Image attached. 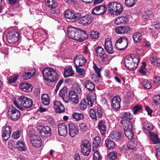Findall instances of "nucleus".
<instances>
[{
	"mask_svg": "<svg viewBox=\"0 0 160 160\" xmlns=\"http://www.w3.org/2000/svg\"><path fill=\"white\" fill-rule=\"evenodd\" d=\"M15 106L18 109L23 110L24 109L29 108L33 105V102L30 98L22 96L13 101Z\"/></svg>",
	"mask_w": 160,
	"mask_h": 160,
	"instance_id": "obj_1",
	"label": "nucleus"
},
{
	"mask_svg": "<svg viewBox=\"0 0 160 160\" xmlns=\"http://www.w3.org/2000/svg\"><path fill=\"white\" fill-rule=\"evenodd\" d=\"M140 61L139 57L136 56L134 54H132L126 57L124 63L127 69L130 70H134L138 66Z\"/></svg>",
	"mask_w": 160,
	"mask_h": 160,
	"instance_id": "obj_2",
	"label": "nucleus"
},
{
	"mask_svg": "<svg viewBox=\"0 0 160 160\" xmlns=\"http://www.w3.org/2000/svg\"><path fill=\"white\" fill-rule=\"evenodd\" d=\"M42 75L45 80L47 81L54 82L59 78L55 71L52 68H46L42 71Z\"/></svg>",
	"mask_w": 160,
	"mask_h": 160,
	"instance_id": "obj_3",
	"label": "nucleus"
},
{
	"mask_svg": "<svg viewBox=\"0 0 160 160\" xmlns=\"http://www.w3.org/2000/svg\"><path fill=\"white\" fill-rule=\"evenodd\" d=\"M108 10L112 14L118 15L121 14L123 10L122 6L116 2H109L107 6Z\"/></svg>",
	"mask_w": 160,
	"mask_h": 160,
	"instance_id": "obj_4",
	"label": "nucleus"
},
{
	"mask_svg": "<svg viewBox=\"0 0 160 160\" xmlns=\"http://www.w3.org/2000/svg\"><path fill=\"white\" fill-rule=\"evenodd\" d=\"M120 123L123 126L125 125L124 131L126 137L129 139H132L134 136L132 122L128 120H122L120 121Z\"/></svg>",
	"mask_w": 160,
	"mask_h": 160,
	"instance_id": "obj_5",
	"label": "nucleus"
},
{
	"mask_svg": "<svg viewBox=\"0 0 160 160\" xmlns=\"http://www.w3.org/2000/svg\"><path fill=\"white\" fill-rule=\"evenodd\" d=\"M8 118L15 121L20 118L21 113L19 111L11 106L8 109Z\"/></svg>",
	"mask_w": 160,
	"mask_h": 160,
	"instance_id": "obj_6",
	"label": "nucleus"
},
{
	"mask_svg": "<svg viewBox=\"0 0 160 160\" xmlns=\"http://www.w3.org/2000/svg\"><path fill=\"white\" fill-rule=\"evenodd\" d=\"M81 16L78 20V23L83 26H87L92 22L93 18L90 14L84 15L83 13H81Z\"/></svg>",
	"mask_w": 160,
	"mask_h": 160,
	"instance_id": "obj_7",
	"label": "nucleus"
},
{
	"mask_svg": "<svg viewBox=\"0 0 160 160\" xmlns=\"http://www.w3.org/2000/svg\"><path fill=\"white\" fill-rule=\"evenodd\" d=\"M37 129L42 138H47L51 135V128L48 126H38L37 127Z\"/></svg>",
	"mask_w": 160,
	"mask_h": 160,
	"instance_id": "obj_8",
	"label": "nucleus"
},
{
	"mask_svg": "<svg viewBox=\"0 0 160 160\" xmlns=\"http://www.w3.org/2000/svg\"><path fill=\"white\" fill-rule=\"evenodd\" d=\"M65 17L68 19L72 20L73 22H75L78 20L81 16L80 12H75L71 10H67L64 13Z\"/></svg>",
	"mask_w": 160,
	"mask_h": 160,
	"instance_id": "obj_9",
	"label": "nucleus"
},
{
	"mask_svg": "<svg viewBox=\"0 0 160 160\" xmlns=\"http://www.w3.org/2000/svg\"><path fill=\"white\" fill-rule=\"evenodd\" d=\"M81 152L84 155L88 156L91 151V144L89 141L85 139L81 143Z\"/></svg>",
	"mask_w": 160,
	"mask_h": 160,
	"instance_id": "obj_10",
	"label": "nucleus"
},
{
	"mask_svg": "<svg viewBox=\"0 0 160 160\" xmlns=\"http://www.w3.org/2000/svg\"><path fill=\"white\" fill-rule=\"evenodd\" d=\"M19 38V33L16 31H12L6 35L8 42L10 43H13L17 42Z\"/></svg>",
	"mask_w": 160,
	"mask_h": 160,
	"instance_id": "obj_11",
	"label": "nucleus"
},
{
	"mask_svg": "<svg viewBox=\"0 0 160 160\" xmlns=\"http://www.w3.org/2000/svg\"><path fill=\"white\" fill-rule=\"evenodd\" d=\"M77 32H75V38H73V39L82 42L88 38L87 34L84 31L77 28Z\"/></svg>",
	"mask_w": 160,
	"mask_h": 160,
	"instance_id": "obj_12",
	"label": "nucleus"
},
{
	"mask_svg": "<svg viewBox=\"0 0 160 160\" xmlns=\"http://www.w3.org/2000/svg\"><path fill=\"white\" fill-rule=\"evenodd\" d=\"M30 137L31 142L33 146L39 147L41 146L42 141L39 136L33 133L30 134Z\"/></svg>",
	"mask_w": 160,
	"mask_h": 160,
	"instance_id": "obj_13",
	"label": "nucleus"
},
{
	"mask_svg": "<svg viewBox=\"0 0 160 160\" xmlns=\"http://www.w3.org/2000/svg\"><path fill=\"white\" fill-rule=\"evenodd\" d=\"M73 59L75 67L83 65L86 61V59L82 54H78L74 57Z\"/></svg>",
	"mask_w": 160,
	"mask_h": 160,
	"instance_id": "obj_14",
	"label": "nucleus"
},
{
	"mask_svg": "<svg viewBox=\"0 0 160 160\" xmlns=\"http://www.w3.org/2000/svg\"><path fill=\"white\" fill-rule=\"evenodd\" d=\"M102 115V112L100 108H97V112L93 109H90V116L92 119H94L96 121L97 120V117L100 118Z\"/></svg>",
	"mask_w": 160,
	"mask_h": 160,
	"instance_id": "obj_15",
	"label": "nucleus"
},
{
	"mask_svg": "<svg viewBox=\"0 0 160 160\" xmlns=\"http://www.w3.org/2000/svg\"><path fill=\"white\" fill-rule=\"evenodd\" d=\"M11 128L10 126H5L2 128V137L3 139L7 141L10 137Z\"/></svg>",
	"mask_w": 160,
	"mask_h": 160,
	"instance_id": "obj_16",
	"label": "nucleus"
},
{
	"mask_svg": "<svg viewBox=\"0 0 160 160\" xmlns=\"http://www.w3.org/2000/svg\"><path fill=\"white\" fill-rule=\"evenodd\" d=\"M120 98L118 96H114L112 99L111 107L115 110H118L120 107Z\"/></svg>",
	"mask_w": 160,
	"mask_h": 160,
	"instance_id": "obj_17",
	"label": "nucleus"
},
{
	"mask_svg": "<svg viewBox=\"0 0 160 160\" xmlns=\"http://www.w3.org/2000/svg\"><path fill=\"white\" fill-rule=\"evenodd\" d=\"M58 133L59 135L65 137L68 133V127L64 123H59L58 125Z\"/></svg>",
	"mask_w": 160,
	"mask_h": 160,
	"instance_id": "obj_18",
	"label": "nucleus"
},
{
	"mask_svg": "<svg viewBox=\"0 0 160 160\" xmlns=\"http://www.w3.org/2000/svg\"><path fill=\"white\" fill-rule=\"evenodd\" d=\"M69 134L71 137H73L79 132L78 129L76 127L74 124L71 122L68 124Z\"/></svg>",
	"mask_w": 160,
	"mask_h": 160,
	"instance_id": "obj_19",
	"label": "nucleus"
},
{
	"mask_svg": "<svg viewBox=\"0 0 160 160\" xmlns=\"http://www.w3.org/2000/svg\"><path fill=\"white\" fill-rule=\"evenodd\" d=\"M131 30V28L128 26L118 27L115 29L116 32L118 34H125Z\"/></svg>",
	"mask_w": 160,
	"mask_h": 160,
	"instance_id": "obj_20",
	"label": "nucleus"
},
{
	"mask_svg": "<svg viewBox=\"0 0 160 160\" xmlns=\"http://www.w3.org/2000/svg\"><path fill=\"white\" fill-rule=\"evenodd\" d=\"M68 102L69 101L73 103L77 104L78 102V98L76 92L73 91L72 90L70 91L68 93Z\"/></svg>",
	"mask_w": 160,
	"mask_h": 160,
	"instance_id": "obj_21",
	"label": "nucleus"
},
{
	"mask_svg": "<svg viewBox=\"0 0 160 160\" xmlns=\"http://www.w3.org/2000/svg\"><path fill=\"white\" fill-rule=\"evenodd\" d=\"M54 107L57 113H61L65 111L63 105L59 101H56L54 102Z\"/></svg>",
	"mask_w": 160,
	"mask_h": 160,
	"instance_id": "obj_22",
	"label": "nucleus"
},
{
	"mask_svg": "<svg viewBox=\"0 0 160 160\" xmlns=\"http://www.w3.org/2000/svg\"><path fill=\"white\" fill-rule=\"evenodd\" d=\"M96 97L95 94L93 93H90L87 95L86 100L87 102L88 107H92V106L94 102L96 101Z\"/></svg>",
	"mask_w": 160,
	"mask_h": 160,
	"instance_id": "obj_23",
	"label": "nucleus"
},
{
	"mask_svg": "<svg viewBox=\"0 0 160 160\" xmlns=\"http://www.w3.org/2000/svg\"><path fill=\"white\" fill-rule=\"evenodd\" d=\"M84 86L85 88L89 92L93 91L95 88L94 83L90 80H86L84 82Z\"/></svg>",
	"mask_w": 160,
	"mask_h": 160,
	"instance_id": "obj_24",
	"label": "nucleus"
},
{
	"mask_svg": "<svg viewBox=\"0 0 160 160\" xmlns=\"http://www.w3.org/2000/svg\"><path fill=\"white\" fill-rule=\"evenodd\" d=\"M68 90L66 88H63L60 90L59 93L60 96L62 97L63 101L66 103L68 102Z\"/></svg>",
	"mask_w": 160,
	"mask_h": 160,
	"instance_id": "obj_25",
	"label": "nucleus"
},
{
	"mask_svg": "<svg viewBox=\"0 0 160 160\" xmlns=\"http://www.w3.org/2000/svg\"><path fill=\"white\" fill-rule=\"evenodd\" d=\"M98 126L102 135H104L106 133V125L104 120H100L98 123Z\"/></svg>",
	"mask_w": 160,
	"mask_h": 160,
	"instance_id": "obj_26",
	"label": "nucleus"
},
{
	"mask_svg": "<svg viewBox=\"0 0 160 160\" xmlns=\"http://www.w3.org/2000/svg\"><path fill=\"white\" fill-rule=\"evenodd\" d=\"M128 43V38L125 37H123V42L119 45L117 44V46L116 47L118 50H123L125 49L127 47Z\"/></svg>",
	"mask_w": 160,
	"mask_h": 160,
	"instance_id": "obj_27",
	"label": "nucleus"
},
{
	"mask_svg": "<svg viewBox=\"0 0 160 160\" xmlns=\"http://www.w3.org/2000/svg\"><path fill=\"white\" fill-rule=\"evenodd\" d=\"M109 137L115 141L119 140L121 137V133L118 131H112L109 135Z\"/></svg>",
	"mask_w": 160,
	"mask_h": 160,
	"instance_id": "obj_28",
	"label": "nucleus"
},
{
	"mask_svg": "<svg viewBox=\"0 0 160 160\" xmlns=\"http://www.w3.org/2000/svg\"><path fill=\"white\" fill-rule=\"evenodd\" d=\"M77 32V28L72 27H69L68 30V37L71 38H75V33Z\"/></svg>",
	"mask_w": 160,
	"mask_h": 160,
	"instance_id": "obj_29",
	"label": "nucleus"
},
{
	"mask_svg": "<svg viewBox=\"0 0 160 160\" xmlns=\"http://www.w3.org/2000/svg\"><path fill=\"white\" fill-rule=\"evenodd\" d=\"M104 43L105 50H113V48L111 38H108L106 39Z\"/></svg>",
	"mask_w": 160,
	"mask_h": 160,
	"instance_id": "obj_30",
	"label": "nucleus"
},
{
	"mask_svg": "<svg viewBox=\"0 0 160 160\" xmlns=\"http://www.w3.org/2000/svg\"><path fill=\"white\" fill-rule=\"evenodd\" d=\"M116 144L114 142L110 139H107L105 140V146L109 150H112L115 147Z\"/></svg>",
	"mask_w": 160,
	"mask_h": 160,
	"instance_id": "obj_31",
	"label": "nucleus"
},
{
	"mask_svg": "<svg viewBox=\"0 0 160 160\" xmlns=\"http://www.w3.org/2000/svg\"><path fill=\"white\" fill-rule=\"evenodd\" d=\"M16 148L21 151H25L26 149V147L25 143L22 140L18 141L16 144Z\"/></svg>",
	"mask_w": 160,
	"mask_h": 160,
	"instance_id": "obj_32",
	"label": "nucleus"
},
{
	"mask_svg": "<svg viewBox=\"0 0 160 160\" xmlns=\"http://www.w3.org/2000/svg\"><path fill=\"white\" fill-rule=\"evenodd\" d=\"M20 88L23 91L29 92L32 90V87L30 84L23 83L21 84Z\"/></svg>",
	"mask_w": 160,
	"mask_h": 160,
	"instance_id": "obj_33",
	"label": "nucleus"
},
{
	"mask_svg": "<svg viewBox=\"0 0 160 160\" xmlns=\"http://www.w3.org/2000/svg\"><path fill=\"white\" fill-rule=\"evenodd\" d=\"M121 116L122 118H125L124 120H126L129 121L132 118V114L129 112H123L121 114Z\"/></svg>",
	"mask_w": 160,
	"mask_h": 160,
	"instance_id": "obj_34",
	"label": "nucleus"
},
{
	"mask_svg": "<svg viewBox=\"0 0 160 160\" xmlns=\"http://www.w3.org/2000/svg\"><path fill=\"white\" fill-rule=\"evenodd\" d=\"M101 138L99 137H96L93 144V151L99 146L101 142Z\"/></svg>",
	"mask_w": 160,
	"mask_h": 160,
	"instance_id": "obj_35",
	"label": "nucleus"
},
{
	"mask_svg": "<svg viewBox=\"0 0 160 160\" xmlns=\"http://www.w3.org/2000/svg\"><path fill=\"white\" fill-rule=\"evenodd\" d=\"M74 74V71L71 68H69L64 70V74L65 78L72 76Z\"/></svg>",
	"mask_w": 160,
	"mask_h": 160,
	"instance_id": "obj_36",
	"label": "nucleus"
},
{
	"mask_svg": "<svg viewBox=\"0 0 160 160\" xmlns=\"http://www.w3.org/2000/svg\"><path fill=\"white\" fill-rule=\"evenodd\" d=\"M142 36L140 32H136L134 34L132 38L134 42H138L142 39Z\"/></svg>",
	"mask_w": 160,
	"mask_h": 160,
	"instance_id": "obj_37",
	"label": "nucleus"
},
{
	"mask_svg": "<svg viewBox=\"0 0 160 160\" xmlns=\"http://www.w3.org/2000/svg\"><path fill=\"white\" fill-rule=\"evenodd\" d=\"M42 103L45 105H48L50 102L49 98L47 94L42 95L41 97Z\"/></svg>",
	"mask_w": 160,
	"mask_h": 160,
	"instance_id": "obj_38",
	"label": "nucleus"
},
{
	"mask_svg": "<svg viewBox=\"0 0 160 160\" xmlns=\"http://www.w3.org/2000/svg\"><path fill=\"white\" fill-rule=\"evenodd\" d=\"M72 117L76 121H80L82 120L84 118L83 115L82 113L74 112L72 114Z\"/></svg>",
	"mask_w": 160,
	"mask_h": 160,
	"instance_id": "obj_39",
	"label": "nucleus"
},
{
	"mask_svg": "<svg viewBox=\"0 0 160 160\" xmlns=\"http://www.w3.org/2000/svg\"><path fill=\"white\" fill-rule=\"evenodd\" d=\"M137 2V0H125V4L127 7L131 8L135 5Z\"/></svg>",
	"mask_w": 160,
	"mask_h": 160,
	"instance_id": "obj_40",
	"label": "nucleus"
},
{
	"mask_svg": "<svg viewBox=\"0 0 160 160\" xmlns=\"http://www.w3.org/2000/svg\"><path fill=\"white\" fill-rule=\"evenodd\" d=\"M128 17H120L117 18L115 21L117 24L124 23L128 20Z\"/></svg>",
	"mask_w": 160,
	"mask_h": 160,
	"instance_id": "obj_41",
	"label": "nucleus"
},
{
	"mask_svg": "<svg viewBox=\"0 0 160 160\" xmlns=\"http://www.w3.org/2000/svg\"><path fill=\"white\" fill-rule=\"evenodd\" d=\"M35 73V70H32V72H25L23 75V78L24 80H27L30 79L32 76H33Z\"/></svg>",
	"mask_w": 160,
	"mask_h": 160,
	"instance_id": "obj_42",
	"label": "nucleus"
},
{
	"mask_svg": "<svg viewBox=\"0 0 160 160\" xmlns=\"http://www.w3.org/2000/svg\"><path fill=\"white\" fill-rule=\"evenodd\" d=\"M142 86L145 89H150L151 88V82L148 80H144L142 82Z\"/></svg>",
	"mask_w": 160,
	"mask_h": 160,
	"instance_id": "obj_43",
	"label": "nucleus"
},
{
	"mask_svg": "<svg viewBox=\"0 0 160 160\" xmlns=\"http://www.w3.org/2000/svg\"><path fill=\"white\" fill-rule=\"evenodd\" d=\"M142 128L143 130H147L150 131L153 129L152 125L146 122H144L142 123Z\"/></svg>",
	"mask_w": 160,
	"mask_h": 160,
	"instance_id": "obj_44",
	"label": "nucleus"
},
{
	"mask_svg": "<svg viewBox=\"0 0 160 160\" xmlns=\"http://www.w3.org/2000/svg\"><path fill=\"white\" fill-rule=\"evenodd\" d=\"M108 158L110 160H115L117 158V153L116 152L112 151L108 155Z\"/></svg>",
	"mask_w": 160,
	"mask_h": 160,
	"instance_id": "obj_45",
	"label": "nucleus"
},
{
	"mask_svg": "<svg viewBox=\"0 0 160 160\" xmlns=\"http://www.w3.org/2000/svg\"><path fill=\"white\" fill-rule=\"evenodd\" d=\"M152 11L151 10H146L143 13L142 17L143 19L146 20L149 18L150 16L152 14Z\"/></svg>",
	"mask_w": 160,
	"mask_h": 160,
	"instance_id": "obj_46",
	"label": "nucleus"
},
{
	"mask_svg": "<svg viewBox=\"0 0 160 160\" xmlns=\"http://www.w3.org/2000/svg\"><path fill=\"white\" fill-rule=\"evenodd\" d=\"M146 63L143 62H142V65L140 67V68L139 70V72L142 74H144L146 73L147 70L146 68Z\"/></svg>",
	"mask_w": 160,
	"mask_h": 160,
	"instance_id": "obj_47",
	"label": "nucleus"
},
{
	"mask_svg": "<svg viewBox=\"0 0 160 160\" xmlns=\"http://www.w3.org/2000/svg\"><path fill=\"white\" fill-rule=\"evenodd\" d=\"M99 12L96 14H98V15H102L103 14L106 12L107 8L105 7V5H100Z\"/></svg>",
	"mask_w": 160,
	"mask_h": 160,
	"instance_id": "obj_48",
	"label": "nucleus"
},
{
	"mask_svg": "<svg viewBox=\"0 0 160 160\" xmlns=\"http://www.w3.org/2000/svg\"><path fill=\"white\" fill-rule=\"evenodd\" d=\"M93 160H102V157L99 152L96 150L93 155Z\"/></svg>",
	"mask_w": 160,
	"mask_h": 160,
	"instance_id": "obj_49",
	"label": "nucleus"
},
{
	"mask_svg": "<svg viewBox=\"0 0 160 160\" xmlns=\"http://www.w3.org/2000/svg\"><path fill=\"white\" fill-rule=\"evenodd\" d=\"M93 68L94 70L95 73L97 75L98 77H101V75L100 72L101 71V69L100 68H98L96 64L94 63Z\"/></svg>",
	"mask_w": 160,
	"mask_h": 160,
	"instance_id": "obj_50",
	"label": "nucleus"
},
{
	"mask_svg": "<svg viewBox=\"0 0 160 160\" xmlns=\"http://www.w3.org/2000/svg\"><path fill=\"white\" fill-rule=\"evenodd\" d=\"M150 60L151 61L152 64L155 66H159L160 65V62H158L156 57H151L150 58Z\"/></svg>",
	"mask_w": 160,
	"mask_h": 160,
	"instance_id": "obj_51",
	"label": "nucleus"
},
{
	"mask_svg": "<svg viewBox=\"0 0 160 160\" xmlns=\"http://www.w3.org/2000/svg\"><path fill=\"white\" fill-rule=\"evenodd\" d=\"M21 131L20 130L17 131L13 132L12 135V138L15 139H18L21 136Z\"/></svg>",
	"mask_w": 160,
	"mask_h": 160,
	"instance_id": "obj_52",
	"label": "nucleus"
},
{
	"mask_svg": "<svg viewBox=\"0 0 160 160\" xmlns=\"http://www.w3.org/2000/svg\"><path fill=\"white\" fill-rule=\"evenodd\" d=\"M90 36L91 38L92 39H96L99 36V33L98 32L92 31L90 32Z\"/></svg>",
	"mask_w": 160,
	"mask_h": 160,
	"instance_id": "obj_53",
	"label": "nucleus"
},
{
	"mask_svg": "<svg viewBox=\"0 0 160 160\" xmlns=\"http://www.w3.org/2000/svg\"><path fill=\"white\" fill-rule=\"evenodd\" d=\"M73 91H75V92L77 93H80L81 92V89L80 86L77 84H75L73 86Z\"/></svg>",
	"mask_w": 160,
	"mask_h": 160,
	"instance_id": "obj_54",
	"label": "nucleus"
},
{
	"mask_svg": "<svg viewBox=\"0 0 160 160\" xmlns=\"http://www.w3.org/2000/svg\"><path fill=\"white\" fill-rule=\"evenodd\" d=\"M76 71L79 75L83 76L85 74V70L83 68H81L78 67H75Z\"/></svg>",
	"mask_w": 160,
	"mask_h": 160,
	"instance_id": "obj_55",
	"label": "nucleus"
},
{
	"mask_svg": "<svg viewBox=\"0 0 160 160\" xmlns=\"http://www.w3.org/2000/svg\"><path fill=\"white\" fill-rule=\"evenodd\" d=\"M154 102L156 104L160 103V94H158L154 96L153 98Z\"/></svg>",
	"mask_w": 160,
	"mask_h": 160,
	"instance_id": "obj_56",
	"label": "nucleus"
},
{
	"mask_svg": "<svg viewBox=\"0 0 160 160\" xmlns=\"http://www.w3.org/2000/svg\"><path fill=\"white\" fill-rule=\"evenodd\" d=\"M142 109V106L139 105H136L132 109V111L134 114H136L137 112Z\"/></svg>",
	"mask_w": 160,
	"mask_h": 160,
	"instance_id": "obj_57",
	"label": "nucleus"
},
{
	"mask_svg": "<svg viewBox=\"0 0 160 160\" xmlns=\"http://www.w3.org/2000/svg\"><path fill=\"white\" fill-rule=\"evenodd\" d=\"M48 14L50 17L52 18L53 16H56L57 13L55 10L54 9H51L49 11Z\"/></svg>",
	"mask_w": 160,
	"mask_h": 160,
	"instance_id": "obj_58",
	"label": "nucleus"
},
{
	"mask_svg": "<svg viewBox=\"0 0 160 160\" xmlns=\"http://www.w3.org/2000/svg\"><path fill=\"white\" fill-rule=\"evenodd\" d=\"M87 105V102L86 99H83L81 101L80 103V107L83 109L86 108Z\"/></svg>",
	"mask_w": 160,
	"mask_h": 160,
	"instance_id": "obj_59",
	"label": "nucleus"
},
{
	"mask_svg": "<svg viewBox=\"0 0 160 160\" xmlns=\"http://www.w3.org/2000/svg\"><path fill=\"white\" fill-rule=\"evenodd\" d=\"M99 8H100V6L95 7L92 10V13L94 15H98V14H96V13H98V12H99Z\"/></svg>",
	"mask_w": 160,
	"mask_h": 160,
	"instance_id": "obj_60",
	"label": "nucleus"
},
{
	"mask_svg": "<svg viewBox=\"0 0 160 160\" xmlns=\"http://www.w3.org/2000/svg\"><path fill=\"white\" fill-rule=\"evenodd\" d=\"M79 127L81 130L82 131H85L88 128V126L85 123H81L79 126Z\"/></svg>",
	"mask_w": 160,
	"mask_h": 160,
	"instance_id": "obj_61",
	"label": "nucleus"
},
{
	"mask_svg": "<svg viewBox=\"0 0 160 160\" xmlns=\"http://www.w3.org/2000/svg\"><path fill=\"white\" fill-rule=\"evenodd\" d=\"M63 82V79H60L59 82H58V84L56 86V88L55 89V91L56 93L57 91L59 89V88L61 86V85L62 83Z\"/></svg>",
	"mask_w": 160,
	"mask_h": 160,
	"instance_id": "obj_62",
	"label": "nucleus"
},
{
	"mask_svg": "<svg viewBox=\"0 0 160 160\" xmlns=\"http://www.w3.org/2000/svg\"><path fill=\"white\" fill-rule=\"evenodd\" d=\"M145 110L148 112V115L151 116L152 110L148 106H145Z\"/></svg>",
	"mask_w": 160,
	"mask_h": 160,
	"instance_id": "obj_63",
	"label": "nucleus"
},
{
	"mask_svg": "<svg viewBox=\"0 0 160 160\" xmlns=\"http://www.w3.org/2000/svg\"><path fill=\"white\" fill-rule=\"evenodd\" d=\"M18 76H14L11 77L9 79V81L10 83L15 82L17 79Z\"/></svg>",
	"mask_w": 160,
	"mask_h": 160,
	"instance_id": "obj_64",
	"label": "nucleus"
}]
</instances>
